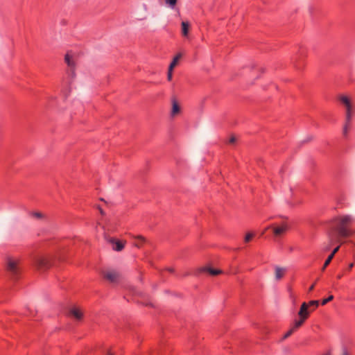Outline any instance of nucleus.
<instances>
[{
	"label": "nucleus",
	"mask_w": 355,
	"mask_h": 355,
	"mask_svg": "<svg viewBox=\"0 0 355 355\" xmlns=\"http://www.w3.org/2000/svg\"><path fill=\"white\" fill-rule=\"evenodd\" d=\"M107 355H112L110 352H107Z\"/></svg>",
	"instance_id": "34"
},
{
	"label": "nucleus",
	"mask_w": 355,
	"mask_h": 355,
	"mask_svg": "<svg viewBox=\"0 0 355 355\" xmlns=\"http://www.w3.org/2000/svg\"><path fill=\"white\" fill-rule=\"evenodd\" d=\"M31 215L37 218H41L42 217V214L40 212H33Z\"/></svg>",
	"instance_id": "23"
},
{
	"label": "nucleus",
	"mask_w": 355,
	"mask_h": 355,
	"mask_svg": "<svg viewBox=\"0 0 355 355\" xmlns=\"http://www.w3.org/2000/svg\"><path fill=\"white\" fill-rule=\"evenodd\" d=\"M342 277H343V275H342V274H339V275H337V278H338V279H341V278H342Z\"/></svg>",
	"instance_id": "30"
},
{
	"label": "nucleus",
	"mask_w": 355,
	"mask_h": 355,
	"mask_svg": "<svg viewBox=\"0 0 355 355\" xmlns=\"http://www.w3.org/2000/svg\"><path fill=\"white\" fill-rule=\"evenodd\" d=\"M204 271L208 272L211 275L215 276L221 274L223 271L221 270L214 269L210 267H205L203 268Z\"/></svg>",
	"instance_id": "13"
},
{
	"label": "nucleus",
	"mask_w": 355,
	"mask_h": 355,
	"mask_svg": "<svg viewBox=\"0 0 355 355\" xmlns=\"http://www.w3.org/2000/svg\"><path fill=\"white\" fill-rule=\"evenodd\" d=\"M64 61L68 67L67 70V83H71L76 78V60L71 52H67L66 53L64 56Z\"/></svg>",
	"instance_id": "3"
},
{
	"label": "nucleus",
	"mask_w": 355,
	"mask_h": 355,
	"mask_svg": "<svg viewBox=\"0 0 355 355\" xmlns=\"http://www.w3.org/2000/svg\"><path fill=\"white\" fill-rule=\"evenodd\" d=\"M172 75H173V71L168 70V74H167V79L168 80H171L172 79Z\"/></svg>",
	"instance_id": "25"
},
{
	"label": "nucleus",
	"mask_w": 355,
	"mask_h": 355,
	"mask_svg": "<svg viewBox=\"0 0 355 355\" xmlns=\"http://www.w3.org/2000/svg\"><path fill=\"white\" fill-rule=\"evenodd\" d=\"M168 270L172 272L173 271V270L172 268H168Z\"/></svg>",
	"instance_id": "33"
},
{
	"label": "nucleus",
	"mask_w": 355,
	"mask_h": 355,
	"mask_svg": "<svg viewBox=\"0 0 355 355\" xmlns=\"http://www.w3.org/2000/svg\"><path fill=\"white\" fill-rule=\"evenodd\" d=\"M329 249H330V246H327V248H325L324 249V251H327V250H329Z\"/></svg>",
	"instance_id": "31"
},
{
	"label": "nucleus",
	"mask_w": 355,
	"mask_h": 355,
	"mask_svg": "<svg viewBox=\"0 0 355 355\" xmlns=\"http://www.w3.org/2000/svg\"><path fill=\"white\" fill-rule=\"evenodd\" d=\"M254 234L253 233H250V232L248 233L244 238L245 242V243L250 242L252 240V239L254 237Z\"/></svg>",
	"instance_id": "19"
},
{
	"label": "nucleus",
	"mask_w": 355,
	"mask_h": 355,
	"mask_svg": "<svg viewBox=\"0 0 355 355\" xmlns=\"http://www.w3.org/2000/svg\"><path fill=\"white\" fill-rule=\"evenodd\" d=\"M340 248V246H337L336 248L334 249V250L332 251V252L330 254H332V257H334L335 254L338 251Z\"/></svg>",
	"instance_id": "26"
},
{
	"label": "nucleus",
	"mask_w": 355,
	"mask_h": 355,
	"mask_svg": "<svg viewBox=\"0 0 355 355\" xmlns=\"http://www.w3.org/2000/svg\"><path fill=\"white\" fill-rule=\"evenodd\" d=\"M180 112V107L175 101H173L171 114L174 116Z\"/></svg>",
	"instance_id": "12"
},
{
	"label": "nucleus",
	"mask_w": 355,
	"mask_h": 355,
	"mask_svg": "<svg viewBox=\"0 0 355 355\" xmlns=\"http://www.w3.org/2000/svg\"><path fill=\"white\" fill-rule=\"evenodd\" d=\"M181 57H182L181 53H178L176 56L174 57L173 61L171 62V63L170 64V65L168 67L169 71L173 70L174 67L176 66L178 62L179 61V60L180 59Z\"/></svg>",
	"instance_id": "14"
},
{
	"label": "nucleus",
	"mask_w": 355,
	"mask_h": 355,
	"mask_svg": "<svg viewBox=\"0 0 355 355\" xmlns=\"http://www.w3.org/2000/svg\"><path fill=\"white\" fill-rule=\"evenodd\" d=\"M182 33L184 36H187L189 33V24L187 21L182 22Z\"/></svg>",
	"instance_id": "15"
},
{
	"label": "nucleus",
	"mask_w": 355,
	"mask_h": 355,
	"mask_svg": "<svg viewBox=\"0 0 355 355\" xmlns=\"http://www.w3.org/2000/svg\"><path fill=\"white\" fill-rule=\"evenodd\" d=\"M272 228L273 230V233L275 236H279L284 234L286 231L288 230V226L286 223H282L279 225L275 226L274 225H271L267 227L263 231L261 234L263 235L266 230L268 229Z\"/></svg>",
	"instance_id": "8"
},
{
	"label": "nucleus",
	"mask_w": 355,
	"mask_h": 355,
	"mask_svg": "<svg viewBox=\"0 0 355 355\" xmlns=\"http://www.w3.org/2000/svg\"><path fill=\"white\" fill-rule=\"evenodd\" d=\"M342 352H343L342 355H349L348 353V350L345 346L342 347Z\"/></svg>",
	"instance_id": "24"
},
{
	"label": "nucleus",
	"mask_w": 355,
	"mask_h": 355,
	"mask_svg": "<svg viewBox=\"0 0 355 355\" xmlns=\"http://www.w3.org/2000/svg\"><path fill=\"white\" fill-rule=\"evenodd\" d=\"M339 101L345 107V123L343 129V135L346 137L350 128L351 121L354 113V108L350 99L346 96H340Z\"/></svg>",
	"instance_id": "2"
},
{
	"label": "nucleus",
	"mask_w": 355,
	"mask_h": 355,
	"mask_svg": "<svg viewBox=\"0 0 355 355\" xmlns=\"http://www.w3.org/2000/svg\"><path fill=\"white\" fill-rule=\"evenodd\" d=\"M314 286H315V284H312L309 288V291L311 292L312 291L313 289H314Z\"/></svg>",
	"instance_id": "28"
},
{
	"label": "nucleus",
	"mask_w": 355,
	"mask_h": 355,
	"mask_svg": "<svg viewBox=\"0 0 355 355\" xmlns=\"http://www.w3.org/2000/svg\"><path fill=\"white\" fill-rule=\"evenodd\" d=\"M19 259L9 257L7 260V270L14 277L17 276L19 271Z\"/></svg>",
	"instance_id": "7"
},
{
	"label": "nucleus",
	"mask_w": 355,
	"mask_h": 355,
	"mask_svg": "<svg viewBox=\"0 0 355 355\" xmlns=\"http://www.w3.org/2000/svg\"><path fill=\"white\" fill-rule=\"evenodd\" d=\"M309 306H314L315 307H318L319 305L318 300H311L308 304Z\"/></svg>",
	"instance_id": "22"
},
{
	"label": "nucleus",
	"mask_w": 355,
	"mask_h": 355,
	"mask_svg": "<svg viewBox=\"0 0 355 355\" xmlns=\"http://www.w3.org/2000/svg\"><path fill=\"white\" fill-rule=\"evenodd\" d=\"M298 328H299V327H295V322H293V325H292V327H291V329H290L289 331H288L285 334V335H284V339H286V338H288L290 336H291V335H292V334H293V332H295V331Z\"/></svg>",
	"instance_id": "16"
},
{
	"label": "nucleus",
	"mask_w": 355,
	"mask_h": 355,
	"mask_svg": "<svg viewBox=\"0 0 355 355\" xmlns=\"http://www.w3.org/2000/svg\"><path fill=\"white\" fill-rule=\"evenodd\" d=\"M112 231H114V229L112 228L111 224L110 223L107 224L106 227H105V233H104L105 239L107 242H109L110 243H111L112 245V249L114 250L120 252L124 248V243L122 241L117 240L114 238L110 237L107 235V232H112Z\"/></svg>",
	"instance_id": "4"
},
{
	"label": "nucleus",
	"mask_w": 355,
	"mask_h": 355,
	"mask_svg": "<svg viewBox=\"0 0 355 355\" xmlns=\"http://www.w3.org/2000/svg\"><path fill=\"white\" fill-rule=\"evenodd\" d=\"M309 305L306 302H303L301 305L300 311L298 312L299 319L295 320L294 322H295V327H300L305 320L309 316V311L308 310Z\"/></svg>",
	"instance_id": "5"
},
{
	"label": "nucleus",
	"mask_w": 355,
	"mask_h": 355,
	"mask_svg": "<svg viewBox=\"0 0 355 355\" xmlns=\"http://www.w3.org/2000/svg\"><path fill=\"white\" fill-rule=\"evenodd\" d=\"M166 5L171 9H175L178 0H164Z\"/></svg>",
	"instance_id": "17"
},
{
	"label": "nucleus",
	"mask_w": 355,
	"mask_h": 355,
	"mask_svg": "<svg viewBox=\"0 0 355 355\" xmlns=\"http://www.w3.org/2000/svg\"><path fill=\"white\" fill-rule=\"evenodd\" d=\"M35 266L41 270H46L51 266V260L49 257L43 255H37L34 258Z\"/></svg>",
	"instance_id": "6"
},
{
	"label": "nucleus",
	"mask_w": 355,
	"mask_h": 355,
	"mask_svg": "<svg viewBox=\"0 0 355 355\" xmlns=\"http://www.w3.org/2000/svg\"><path fill=\"white\" fill-rule=\"evenodd\" d=\"M104 277L111 283H116L119 281V273L114 270H108L104 272Z\"/></svg>",
	"instance_id": "10"
},
{
	"label": "nucleus",
	"mask_w": 355,
	"mask_h": 355,
	"mask_svg": "<svg viewBox=\"0 0 355 355\" xmlns=\"http://www.w3.org/2000/svg\"><path fill=\"white\" fill-rule=\"evenodd\" d=\"M333 299H334V296L332 295H331L327 298L324 299L321 302V304L322 305H325L327 303H328L329 302L331 301Z\"/></svg>",
	"instance_id": "21"
},
{
	"label": "nucleus",
	"mask_w": 355,
	"mask_h": 355,
	"mask_svg": "<svg viewBox=\"0 0 355 355\" xmlns=\"http://www.w3.org/2000/svg\"><path fill=\"white\" fill-rule=\"evenodd\" d=\"M137 241L135 243V245L137 247H140V245L144 242V238L141 236L137 237Z\"/></svg>",
	"instance_id": "20"
},
{
	"label": "nucleus",
	"mask_w": 355,
	"mask_h": 355,
	"mask_svg": "<svg viewBox=\"0 0 355 355\" xmlns=\"http://www.w3.org/2000/svg\"><path fill=\"white\" fill-rule=\"evenodd\" d=\"M354 266V263H351L349 264L348 266V270H351Z\"/></svg>",
	"instance_id": "29"
},
{
	"label": "nucleus",
	"mask_w": 355,
	"mask_h": 355,
	"mask_svg": "<svg viewBox=\"0 0 355 355\" xmlns=\"http://www.w3.org/2000/svg\"><path fill=\"white\" fill-rule=\"evenodd\" d=\"M236 141V137H232L230 140H229V142L230 144H234Z\"/></svg>",
	"instance_id": "27"
},
{
	"label": "nucleus",
	"mask_w": 355,
	"mask_h": 355,
	"mask_svg": "<svg viewBox=\"0 0 355 355\" xmlns=\"http://www.w3.org/2000/svg\"><path fill=\"white\" fill-rule=\"evenodd\" d=\"M354 221L351 216H344L336 218L332 225V230L329 233L331 243L339 241V237H347L355 233V230L348 228L349 224Z\"/></svg>",
	"instance_id": "1"
},
{
	"label": "nucleus",
	"mask_w": 355,
	"mask_h": 355,
	"mask_svg": "<svg viewBox=\"0 0 355 355\" xmlns=\"http://www.w3.org/2000/svg\"><path fill=\"white\" fill-rule=\"evenodd\" d=\"M286 269L279 266L275 267V274L276 280L281 279L285 275Z\"/></svg>",
	"instance_id": "11"
},
{
	"label": "nucleus",
	"mask_w": 355,
	"mask_h": 355,
	"mask_svg": "<svg viewBox=\"0 0 355 355\" xmlns=\"http://www.w3.org/2000/svg\"><path fill=\"white\" fill-rule=\"evenodd\" d=\"M334 257H332V254H329V257H327V259H326L322 268V270H324L325 268H327V266L330 263V262L331 261L332 259Z\"/></svg>",
	"instance_id": "18"
},
{
	"label": "nucleus",
	"mask_w": 355,
	"mask_h": 355,
	"mask_svg": "<svg viewBox=\"0 0 355 355\" xmlns=\"http://www.w3.org/2000/svg\"><path fill=\"white\" fill-rule=\"evenodd\" d=\"M69 315L76 320H80L83 317V312L80 307L73 305L69 309Z\"/></svg>",
	"instance_id": "9"
},
{
	"label": "nucleus",
	"mask_w": 355,
	"mask_h": 355,
	"mask_svg": "<svg viewBox=\"0 0 355 355\" xmlns=\"http://www.w3.org/2000/svg\"><path fill=\"white\" fill-rule=\"evenodd\" d=\"M293 250H294V249H293V247H290V248H289V251H290V252H292Z\"/></svg>",
	"instance_id": "32"
}]
</instances>
